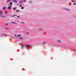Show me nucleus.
Wrapping results in <instances>:
<instances>
[{"label": "nucleus", "instance_id": "1", "mask_svg": "<svg viewBox=\"0 0 76 76\" xmlns=\"http://www.w3.org/2000/svg\"><path fill=\"white\" fill-rule=\"evenodd\" d=\"M0 16L1 18H5V16H4L2 14V11H0Z\"/></svg>", "mask_w": 76, "mask_h": 76}, {"label": "nucleus", "instance_id": "2", "mask_svg": "<svg viewBox=\"0 0 76 76\" xmlns=\"http://www.w3.org/2000/svg\"><path fill=\"white\" fill-rule=\"evenodd\" d=\"M15 36H16V37H20V36H21V35H20V34H15Z\"/></svg>", "mask_w": 76, "mask_h": 76}, {"label": "nucleus", "instance_id": "3", "mask_svg": "<svg viewBox=\"0 0 76 76\" xmlns=\"http://www.w3.org/2000/svg\"><path fill=\"white\" fill-rule=\"evenodd\" d=\"M10 9H11V7H10V5H9V7H8V10H10Z\"/></svg>", "mask_w": 76, "mask_h": 76}, {"label": "nucleus", "instance_id": "4", "mask_svg": "<svg viewBox=\"0 0 76 76\" xmlns=\"http://www.w3.org/2000/svg\"><path fill=\"white\" fill-rule=\"evenodd\" d=\"M7 12L6 11H5V15H7Z\"/></svg>", "mask_w": 76, "mask_h": 76}, {"label": "nucleus", "instance_id": "5", "mask_svg": "<svg viewBox=\"0 0 76 76\" xmlns=\"http://www.w3.org/2000/svg\"><path fill=\"white\" fill-rule=\"evenodd\" d=\"M26 48H29V46L26 45Z\"/></svg>", "mask_w": 76, "mask_h": 76}, {"label": "nucleus", "instance_id": "6", "mask_svg": "<svg viewBox=\"0 0 76 76\" xmlns=\"http://www.w3.org/2000/svg\"><path fill=\"white\" fill-rule=\"evenodd\" d=\"M13 2H15V3H17V1L16 0H13Z\"/></svg>", "mask_w": 76, "mask_h": 76}, {"label": "nucleus", "instance_id": "7", "mask_svg": "<svg viewBox=\"0 0 76 76\" xmlns=\"http://www.w3.org/2000/svg\"><path fill=\"white\" fill-rule=\"evenodd\" d=\"M19 39H20V40L23 39V38L22 37H19Z\"/></svg>", "mask_w": 76, "mask_h": 76}, {"label": "nucleus", "instance_id": "8", "mask_svg": "<svg viewBox=\"0 0 76 76\" xmlns=\"http://www.w3.org/2000/svg\"><path fill=\"white\" fill-rule=\"evenodd\" d=\"M72 2H76V1L75 0H72Z\"/></svg>", "mask_w": 76, "mask_h": 76}, {"label": "nucleus", "instance_id": "9", "mask_svg": "<svg viewBox=\"0 0 76 76\" xmlns=\"http://www.w3.org/2000/svg\"><path fill=\"white\" fill-rule=\"evenodd\" d=\"M9 1H10V0H7V2H9Z\"/></svg>", "mask_w": 76, "mask_h": 76}, {"label": "nucleus", "instance_id": "10", "mask_svg": "<svg viewBox=\"0 0 76 76\" xmlns=\"http://www.w3.org/2000/svg\"><path fill=\"white\" fill-rule=\"evenodd\" d=\"M10 6H12V2H11L10 3Z\"/></svg>", "mask_w": 76, "mask_h": 76}, {"label": "nucleus", "instance_id": "11", "mask_svg": "<svg viewBox=\"0 0 76 76\" xmlns=\"http://www.w3.org/2000/svg\"><path fill=\"white\" fill-rule=\"evenodd\" d=\"M57 41L58 42H61V41L60 40H58Z\"/></svg>", "mask_w": 76, "mask_h": 76}, {"label": "nucleus", "instance_id": "12", "mask_svg": "<svg viewBox=\"0 0 76 76\" xmlns=\"http://www.w3.org/2000/svg\"><path fill=\"white\" fill-rule=\"evenodd\" d=\"M13 10H16V8L14 7V8H13Z\"/></svg>", "mask_w": 76, "mask_h": 76}, {"label": "nucleus", "instance_id": "13", "mask_svg": "<svg viewBox=\"0 0 76 76\" xmlns=\"http://www.w3.org/2000/svg\"><path fill=\"white\" fill-rule=\"evenodd\" d=\"M16 12H19V10H16Z\"/></svg>", "mask_w": 76, "mask_h": 76}, {"label": "nucleus", "instance_id": "14", "mask_svg": "<svg viewBox=\"0 0 76 76\" xmlns=\"http://www.w3.org/2000/svg\"><path fill=\"white\" fill-rule=\"evenodd\" d=\"M24 2H26V0H23Z\"/></svg>", "mask_w": 76, "mask_h": 76}, {"label": "nucleus", "instance_id": "15", "mask_svg": "<svg viewBox=\"0 0 76 76\" xmlns=\"http://www.w3.org/2000/svg\"><path fill=\"white\" fill-rule=\"evenodd\" d=\"M6 9V7H4L3 8V10H4V9Z\"/></svg>", "mask_w": 76, "mask_h": 76}, {"label": "nucleus", "instance_id": "16", "mask_svg": "<svg viewBox=\"0 0 76 76\" xmlns=\"http://www.w3.org/2000/svg\"><path fill=\"white\" fill-rule=\"evenodd\" d=\"M21 47H24L23 45L22 44L21 45Z\"/></svg>", "mask_w": 76, "mask_h": 76}, {"label": "nucleus", "instance_id": "17", "mask_svg": "<svg viewBox=\"0 0 76 76\" xmlns=\"http://www.w3.org/2000/svg\"><path fill=\"white\" fill-rule=\"evenodd\" d=\"M45 42H43V44H45Z\"/></svg>", "mask_w": 76, "mask_h": 76}, {"label": "nucleus", "instance_id": "18", "mask_svg": "<svg viewBox=\"0 0 76 76\" xmlns=\"http://www.w3.org/2000/svg\"><path fill=\"white\" fill-rule=\"evenodd\" d=\"M66 10H67V11H69V9H67Z\"/></svg>", "mask_w": 76, "mask_h": 76}, {"label": "nucleus", "instance_id": "19", "mask_svg": "<svg viewBox=\"0 0 76 76\" xmlns=\"http://www.w3.org/2000/svg\"><path fill=\"white\" fill-rule=\"evenodd\" d=\"M11 23H16V22H11Z\"/></svg>", "mask_w": 76, "mask_h": 76}, {"label": "nucleus", "instance_id": "20", "mask_svg": "<svg viewBox=\"0 0 76 76\" xmlns=\"http://www.w3.org/2000/svg\"><path fill=\"white\" fill-rule=\"evenodd\" d=\"M21 9H23V7H21Z\"/></svg>", "mask_w": 76, "mask_h": 76}, {"label": "nucleus", "instance_id": "21", "mask_svg": "<svg viewBox=\"0 0 76 76\" xmlns=\"http://www.w3.org/2000/svg\"><path fill=\"white\" fill-rule=\"evenodd\" d=\"M22 2V1H21L20 2V3H21Z\"/></svg>", "mask_w": 76, "mask_h": 76}, {"label": "nucleus", "instance_id": "22", "mask_svg": "<svg viewBox=\"0 0 76 76\" xmlns=\"http://www.w3.org/2000/svg\"><path fill=\"white\" fill-rule=\"evenodd\" d=\"M73 4H74V5H76V3H74Z\"/></svg>", "mask_w": 76, "mask_h": 76}, {"label": "nucleus", "instance_id": "23", "mask_svg": "<svg viewBox=\"0 0 76 76\" xmlns=\"http://www.w3.org/2000/svg\"><path fill=\"white\" fill-rule=\"evenodd\" d=\"M20 7H22V5H20Z\"/></svg>", "mask_w": 76, "mask_h": 76}, {"label": "nucleus", "instance_id": "24", "mask_svg": "<svg viewBox=\"0 0 76 76\" xmlns=\"http://www.w3.org/2000/svg\"><path fill=\"white\" fill-rule=\"evenodd\" d=\"M6 25H8V23H6Z\"/></svg>", "mask_w": 76, "mask_h": 76}, {"label": "nucleus", "instance_id": "25", "mask_svg": "<svg viewBox=\"0 0 76 76\" xmlns=\"http://www.w3.org/2000/svg\"><path fill=\"white\" fill-rule=\"evenodd\" d=\"M21 23H24L22 22H21Z\"/></svg>", "mask_w": 76, "mask_h": 76}, {"label": "nucleus", "instance_id": "26", "mask_svg": "<svg viewBox=\"0 0 76 76\" xmlns=\"http://www.w3.org/2000/svg\"><path fill=\"white\" fill-rule=\"evenodd\" d=\"M29 34L28 33H26V34Z\"/></svg>", "mask_w": 76, "mask_h": 76}, {"label": "nucleus", "instance_id": "27", "mask_svg": "<svg viewBox=\"0 0 76 76\" xmlns=\"http://www.w3.org/2000/svg\"><path fill=\"white\" fill-rule=\"evenodd\" d=\"M18 18H20V17L19 16H18Z\"/></svg>", "mask_w": 76, "mask_h": 76}, {"label": "nucleus", "instance_id": "28", "mask_svg": "<svg viewBox=\"0 0 76 76\" xmlns=\"http://www.w3.org/2000/svg\"><path fill=\"white\" fill-rule=\"evenodd\" d=\"M30 3H31V1H30Z\"/></svg>", "mask_w": 76, "mask_h": 76}, {"label": "nucleus", "instance_id": "29", "mask_svg": "<svg viewBox=\"0 0 76 76\" xmlns=\"http://www.w3.org/2000/svg\"><path fill=\"white\" fill-rule=\"evenodd\" d=\"M13 16V17H14V16H15V15H14V16Z\"/></svg>", "mask_w": 76, "mask_h": 76}, {"label": "nucleus", "instance_id": "30", "mask_svg": "<svg viewBox=\"0 0 76 76\" xmlns=\"http://www.w3.org/2000/svg\"><path fill=\"white\" fill-rule=\"evenodd\" d=\"M16 15H15V16H16Z\"/></svg>", "mask_w": 76, "mask_h": 76}]
</instances>
